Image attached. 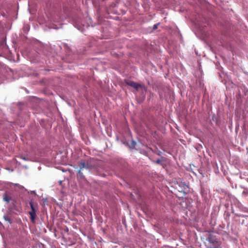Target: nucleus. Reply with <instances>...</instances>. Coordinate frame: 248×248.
Instances as JSON below:
<instances>
[{
    "label": "nucleus",
    "mask_w": 248,
    "mask_h": 248,
    "mask_svg": "<svg viewBox=\"0 0 248 248\" xmlns=\"http://www.w3.org/2000/svg\"><path fill=\"white\" fill-rule=\"evenodd\" d=\"M31 206V210L29 212L30 215V218L32 222H34L36 218V212L38 210V205L32 201L29 203Z\"/></svg>",
    "instance_id": "1"
},
{
    "label": "nucleus",
    "mask_w": 248,
    "mask_h": 248,
    "mask_svg": "<svg viewBox=\"0 0 248 248\" xmlns=\"http://www.w3.org/2000/svg\"><path fill=\"white\" fill-rule=\"evenodd\" d=\"M207 240L211 244H212V248H221V242L217 240V239L213 237L211 234H210Z\"/></svg>",
    "instance_id": "2"
},
{
    "label": "nucleus",
    "mask_w": 248,
    "mask_h": 248,
    "mask_svg": "<svg viewBox=\"0 0 248 248\" xmlns=\"http://www.w3.org/2000/svg\"><path fill=\"white\" fill-rule=\"evenodd\" d=\"M125 82L126 85H129V86L133 87V88H134L136 90H138L139 89V88H143L145 90L146 89L144 85H141V84H140L139 83L135 82H134L133 81H131V80H126L125 81Z\"/></svg>",
    "instance_id": "3"
},
{
    "label": "nucleus",
    "mask_w": 248,
    "mask_h": 248,
    "mask_svg": "<svg viewBox=\"0 0 248 248\" xmlns=\"http://www.w3.org/2000/svg\"><path fill=\"white\" fill-rule=\"evenodd\" d=\"M79 170H82L83 168L89 169V167L88 164H86L85 162H80L79 164Z\"/></svg>",
    "instance_id": "4"
},
{
    "label": "nucleus",
    "mask_w": 248,
    "mask_h": 248,
    "mask_svg": "<svg viewBox=\"0 0 248 248\" xmlns=\"http://www.w3.org/2000/svg\"><path fill=\"white\" fill-rule=\"evenodd\" d=\"M3 200L8 203L10 201V199L7 196L6 194H4L3 195Z\"/></svg>",
    "instance_id": "5"
},
{
    "label": "nucleus",
    "mask_w": 248,
    "mask_h": 248,
    "mask_svg": "<svg viewBox=\"0 0 248 248\" xmlns=\"http://www.w3.org/2000/svg\"><path fill=\"white\" fill-rule=\"evenodd\" d=\"M136 144V142L135 141L132 140L131 141V147L134 148V147H135Z\"/></svg>",
    "instance_id": "6"
},
{
    "label": "nucleus",
    "mask_w": 248,
    "mask_h": 248,
    "mask_svg": "<svg viewBox=\"0 0 248 248\" xmlns=\"http://www.w3.org/2000/svg\"><path fill=\"white\" fill-rule=\"evenodd\" d=\"M81 170H79L78 171V173L80 175V177H83V174L81 172Z\"/></svg>",
    "instance_id": "7"
},
{
    "label": "nucleus",
    "mask_w": 248,
    "mask_h": 248,
    "mask_svg": "<svg viewBox=\"0 0 248 248\" xmlns=\"http://www.w3.org/2000/svg\"><path fill=\"white\" fill-rule=\"evenodd\" d=\"M158 24H155V25H154L153 29H154V30H156V29H157V28H158Z\"/></svg>",
    "instance_id": "8"
},
{
    "label": "nucleus",
    "mask_w": 248,
    "mask_h": 248,
    "mask_svg": "<svg viewBox=\"0 0 248 248\" xmlns=\"http://www.w3.org/2000/svg\"><path fill=\"white\" fill-rule=\"evenodd\" d=\"M161 160H160V159H157V160L155 161V163H156V164H159V163H161Z\"/></svg>",
    "instance_id": "9"
},
{
    "label": "nucleus",
    "mask_w": 248,
    "mask_h": 248,
    "mask_svg": "<svg viewBox=\"0 0 248 248\" xmlns=\"http://www.w3.org/2000/svg\"><path fill=\"white\" fill-rule=\"evenodd\" d=\"M21 158L24 160H26V158L25 157H21Z\"/></svg>",
    "instance_id": "10"
},
{
    "label": "nucleus",
    "mask_w": 248,
    "mask_h": 248,
    "mask_svg": "<svg viewBox=\"0 0 248 248\" xmlns=\"http://www.w3.org/2000/svg\"><path fill=\"white\" fill-rule=\"evenodd\" d=\"M15 186H20L18 185V184H15Z\"/></svg>",
    "instance_id": "11"
},
{
    "label": "nucleus",
    "mask_w": 248,
    "mask_h": 248,
    "mask_svg": "<svg viewBox=\"0 0 248 248\" xmlns=\"http://www.w3.org/2000/svg\"><path fill=\"white\" fill-rule=\"evenodd\" d=\"M209 248H212V247H210Z\"/></svg>",
    "instance_id": "12"
}]
</instances>
